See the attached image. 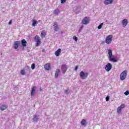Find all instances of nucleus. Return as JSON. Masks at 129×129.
I'll return each instance as SVG.
<instances>
[{
    "label": "nucleus",
    "mask_w": 129,
    "mask_h": 129,
    "mask_svg": "<svg viewBox=\"0 0 129 129\" xmlns=\"http://www.w3.org/2000/svg\"><path fill=\"white\" fill-rule=\"evenodd\" d=\"M108 59L109 60V61H111V62H117V60L116 59V58H114V57H112V50H111V49H108Z\"/></svg>",
    "instance_id": "obj_1"
},
{
    "label": "nucleus",
    "mask_w": 129,
    "mask_h": 129,
    "mask_svg": "<svg viewBox=\"0 0 129 129\" xmlns=\"http://www.w3.org/2000/svg\"><path fill=\"white\" fill-rule=\"evenodd\" d=\"M89 75V74L87 72L84 73V72L81 71L80 73V77L81 79H82V80L86 79V78L88 77Z\"/></svg>",
    "instance_id": "obj_2"
},
{
    "label": "nucleus",
    "mask_w": 129,
    "mask_h": 129,
    "mask_svg": "<svg viewBox=\"0 0 129 129\" xmlns=\"http://www.w3.org/2000/svg\"><path fill=\"white\" fill-rule=\"evenodd\" d=\"M126 75H127V71L126 70L123 71L120 75V80H124L126 78Z\"/></svg>",
    "instance_id": "obj_3"
},
{
    "label": "nucleus",
    "mask_w": 129,
    "mask_h": 129,
    "mask_svg": "<svg viewBox=\"0 0 129 129\" xmlns=\"http://www.w3.org/2000/svg\"><path fill=\"white\" fill-rule=\"evenodd\" d=\"M34 40H35L36 43L35 44V46L36 47H38L40 46V44H41V38L40 37H39V35H36L34 37Z\"/></svg>",
    "instance_id": "obj_4"
},
{
    "label": "nucleus",
    "mask_w": 129,
    "mask_h": 129,
    "mask_svg": "<svg viewBox=\"0 0 129 129\" xmlns=\"http://www.w3.org/2000/svg\"><path fill=\"white\" fill-rule=\"evenodd\" d=\"M112 38H113V36L111 35H108L106 37L105 42L106 44H110L111 42H112Z\"/></svg>",
    "instance_id": "obj_5"
},
{
    "label": "nucleus",
    "mask_w": 129,
    "mask_h": 129,
    "mask_svg": "<svg viewBox=\"0 0 129 129\" xmlns=\"http://www.w3.org/2000/svg\"><path fill=\"white\" fill-rule=\"evenodd\" d=\"M61 69L63 74H65V73H66V71H67L68 69V66H67L66 64H62Z\"/></svg>",
    "instance_id": "obj_6"
},
{
    "label": "nucleus",
    "mask_w": 129,
    "mask_h": 129,
    "mask_svg": "<svg viewBox=\"0 0 129 129\" xmlns=\"http://www.w3.org/2000/svg\"><path fill=\"white\" fill-rule=\"evenodd\" d=\"M89 22H90L89 18L85 17L82 21V24L83 25H88V24H89Z\"/></svg>",
    "instance_id": "obj_7"
},
{
    "label": "nucleus",
    "mask_w": 129,
    "mask_h": 129,
    "mask_svg": "<svg viewBox=\"0 0 129 129\" xmlns=\"http://www.w3.org/2000/svg\"><path fill=\"white\" fill-rule=\"evenodd\" d=\"M112 69V64H111V63L109 62L107 63V64L105 67V69L106 71H107V72H109V71H110Z\"/></svg>",
    "instance_id": "obj_8"
},
{
    "label": "nucleus",
    "mask_w": 129,
    "mask_h": 129,
    "mask_svg": "<svg viewBox=\"0 0 129 129\" xmlns=\"http://www.w3.org/2000/svg\"><path fill=\"white\" fill-rule=\"evenodd\" d=\"M44 68L45 70H47V71H50V70H51V63H47L45 64L44 66Z\"/></svg>",
    "instance_id": "obj_9"
},
{
    "label": "nucleus",
    "mask_w": 129,
    "mask_h": 129,
    "mask_svg": "<svg viewBox=\"0 0 129 129\" xmlns=\"http://www.w3.org/2000/svg\"><path fill=\"white\" fill-rule=\"evenodd\" d=\"M125 107V105L124 104H121L120 106H119L117 109V112L118 113H120L121 112V110L122 108H124Z\"/></svg>",
    "instance_id": "obj_10"
},
{
    "label": "nucleus",
    "mask_w": 129,
    "mask_h": 129,
    "mask_svg": "<svg viewBox=\"0 0 129 129\" xmlns=\"http://www.w3.org/2000/svg\"><path fill=\"white\" fill-rule=\"evenodd\" d=\"M21 45V41H16L14 42V47L15 50H17L18 48H19V46Z\"/></svg>",
    "instance_id": "obj_11"
},
{
    "label": "nucleus",
    "mask_w": 129,
    "mask_h": 129,
    "mask_svg": "<svg viewBox=\"0 0 129 129\" xmlns=\"http://www.w3.org/2000/svg\"><path fill=\"white\" fill-rule=\"evenodd\" d=\"M53 27H54V30L55 32H58V31H59V27H58V24H57L56 22L53 23Z\"/></svg>",
    "instance_id": "obj_12"
},
{
    "label": "nucleus",
    "mask_w": 129,
    "mask_h": 129,
    "mask_svg": "<svg viewBox=\"0 0 129 129\" xmlns=\"http://www.w3.org/2000/svg\"><path fill=\"white\" fill-rule=\"evenodd\" d=\"M122 26L124 28L127 26V24H128V22H127V19H124L122 20Z\"/></svg>",
    "instance_id": "obj_13"
},
{
    "label": "nucleus",
    "mask_w": 129,
    "mask_h": 129,
    "mask_svg": "<svg viewBox=\"0 0 129 129\" xmlns=\"http://www.w3.org/2000/svg\"><path fill=\"white\" fill-rule=\"evenodd\" d=\"M61 74V71L59 69H57L55 73V78H58V76Z\"/></svg>",
    "instance_id": "obj_14"
},
{
    "label": "nucleus",
    "mask_w": 129,
    "mask_h": 129,
    "mask_svg": "<svg viewBox=\"0 0 129 129\" xmlns=\"http://www.w3.org/2000/svg\"><path fill=\"white\" fill-rule=\"evenodd\" d=\"M27 41L25 39H23L21 40V45L23 47H27Z\"/></svg>",
    "instance_id": "obj_15"
},
{
    "label": "nucleus",
    "mask_w": 129,
    "mask_h": 129,
    "mask_svg": "<svg viewBox=\"0 0 129 129\" xmlns=\"http://www.w3.org/2000/svg\"><path fill=\"white\" fill-rule=\"evenodd\" d=\"M8 108V105H2L0 107V109L2 110V111H4V110H6Z\"/></svg>",
    "instance_id": "obj_16"
},
{
    "label": "nucleus",
    "mask_w": 129,
    "mask_h": 129,
    "mask_svg": "<svg viewBox=\"0 0 129 129\" xmlns=\"http://www.w3.org/2000/svg\"><path fill=\"white\" fill-rule=\"evenodd\" d=\"M35 92H36V87H33L31 91V95L32 96L35 95Z\"/></svg>",
    "instance_id": "obj_17"
},
{
    "label": "nucleus",
    "mask_w": 129,
    "mask_h": 129,
    "mask_svg": "<svg viewBox=\"0 0 129 129\" xmlns=\"http://www.w3.org/2000/svg\"><path fill=\"white\" fill-rule=\"evenodd\" d=\"M112 2H113V0H105L104 4L106 5H110V4H112Z\"/></svg>",
    "instance_id": "obj_18"
},
{
    "label": "nucleus",
    "mask_w": 129,
    "mask_h": 129,
    "mask_svg": "<svg viewBox=\"0 0 129 129\" xmlns=\"http://www.w3.org/2000/svg\"><path fill=\"white\" fill-rule=\"evenodd\" d=\"M61 48L58 49L55 52V55L56 57H58L60 55V53H61Z\"/></svg>",
    "instance_id": "obj_19"
},
{
    "label": "nucleus",
    "mask_w": 129,
    "mask_h": 129,
    "mask_svg": "<svg viewBox=\"0 0 129 129\" xmlns=\"http://www.w3.org/2000/svg\"><path fill=\"white\" fill-rule=\"evenodd\" d=\"M37 24H38V21H37L35 19L32 20V27H36Z\"/></svg>",
    "instance_id": "obj_20"
},
{
    "label": "nucleus",
    "mask_w": 129,
    "mask_h": 129,
    "mask_svg": "<svg viewBox=\"0 0 129 129\" xmlns=\"http://www.w3.org/2000/svg\"><path fill=\"white\" fill-rule=\"evenodd\" d=\"M41 38H45L46 37V31L43 30L41 31Z\"/></svg>",
    "instance_id": "obj_21"
},
{
    "label": "nucleus",
    "mask_w": 129,
    "mask_h": 129,
    "mask_svg": "<svg viewBox=\"0 0 129 129\" xmlns=\"http://www.w3.org/2000/svg\"><path fill=\"white\" fill-rule=\"evenodd\" d=\"M59 13H60V10L58 9L54 10L53 11V14L56 15V16H58Z\"/></svg>",
    "instance_id": "obj_22"
},
{
    "label": "nucleus",
    "mask_w": 129,
    "mask_h": 129,
    "mask_svg": "<svg viewBox=\"0 0 129 129\" xmlns=\"http://www.w3.org/2000/svg\"><path fill=\"white\" fill-rule=\"evenodd\" d=\"M85 123H86V120L85 119H83L81 122V124L82 125H84V124H85Z\"/></svg>",
    "instance_id": "obj_23"
},
{
    "label": "nucleus",
    "mask_w": 129,
    "mask_h": 129,
    "mask_svg": "<svg viewBox=\"0 0 129 129\" xmlns=\"http://www.w3.org/2000/svg\"><path fill=\"white\" fill-rule=\"evenodd\" d=\"M38 119H39V118H38V116H37V115L34 116V117L33 118V120L34 121H37V120H38Z\"/></svg>",
    "instance_id": "obj_24"
},
{
    "label": "nucleus",
    "mask_w": 129,
    "mask_h": 129,
    "mask_svg": "<svg viewBox=\"0 0 129 129\" xmlns=\"http://www.w3.org/2000/svg\"><path fill=\"white\" fill-rule=\"evenodd\" d=\"M102 26H103V23H101L98 27V30H100L102 28Z\"/></svg>",
    "instance_id": "obj_25"
},
{
    "label": "nucleus",
    "mask_w": 129,
    "mask_h": 129,
    "mask_svg": "<svg viewBox=\"0 0 129 129\" xmlns=\"http://www.w3.org/2000/svg\"><path fill=\"white\" fill-rule=\"evenodd\" d=\"M73 39L75 40V41H76V42H77V41H78V38H77V37H76V36H74L73 37Z\"/></svg>",
    "instance_id": "obj_26"
},
{
    "label": "nucleus",
    "mask_w": 129,
    "mask_h": 129,
    "mask_svg": "<svg viewBox=\"0 0 129 129\" xmlns=\"http://www.w3.org/2000/svg\"><path fill=\"white\" fill-rule=\"evenodd\" d=\"M21 73L22 75H25V70H21Z\"/></svg>",
    "instance_id": "obj_27"
},
{
    "label": "nucleus",
    "mask_w": 129,
    "mask_h": 129,
    "mask_svg": "<svg viewBox=\"0 0 129 129\" xmlns=\"http://www.w3.org/2000/svg\"><path fill=\"white\" fill-rule=\"evenodd\" d=\"M67 0H60V3L61 4H65V3H66V1Z\"/></svg>",
    "instance_id": "obj_28"
},
{
    "label": "nucleus",
    "mask_w": 129,
    "mask_h": 129,
    "mask_svg": "<svg viewBox=\"0 0 129 129\" xmlns=\"http://www.w3.org/2000/svg\"><path fill=\"white\" fill-rule=\"evenodd\" d=\"M31 68H32V69H33V70L35 69V63H32V64H31Z\"/></svg>",
    "instance_id": "obj_29"
},
{
    "label": "nucleus",
    "mask_w": 129,
    "mask_h": 129,
    "mask_svg": "<svg viewBox=\"0 0 129 129\" xmlns=\"http://www.w3.org/2000/svg\"><path fill=\"white\" fill-rule=\"evenodd\" d=\"M124 94H125V95H128L129 91H126L124 93Z\"/></svg>",
    "instance_id": "obj_30"
},
{
    "label": "nucleus",
    "mask_w": 129,
    "mask_h": 129,
    "mask_svg": "<svg viewBox=\"0 0 129 129\" xmlns=\"http://www.w3.org/2000/svg\"><path fill=\"white\" fill-rule=\"evenodd\" d=\"M108 100H109V97L107 96L106 97V101H108Z\"/></svg>",
    "instance_id": "obj_31"
},
{
    "label": "nucleus",
    "mask_w": 129,
    "mask_h": 129,
    "mask_svg": "<svg viewBox=\"0 0 129 129\" xmlns=\"http://www.w3.org/2000/svg\"><path fill=\"white\" fill-rule=\"evenodd\" d=\"M13 23V21L12 20H10L9 21V22L8 23L9 25H12V23Z\"/></svg>",
    "instance_id": "obj_32"
},
{
    "label": "nucleus",
    "mask_w": 129,
    "mask_h": 129,
    "mask_svg": "<svg viewBox=\"0 0 129 129\" xmlns=\"http://www.w3.org/2000/svg\"><path fill=\"white\" fill-rule=\"evenodd\" d=\"M78 69V66H77L75 68V70L76 71V70H77Z\"/></svg>",
    "instance_id": "obj_33"
},
{
    "label": "nucleus",
    "mask_w": 129,
    "mask_h": 129,
    "mask_svg": "<svg viewBox=\"0 0 129 129\" xmlns=\"http://www.w3.org/2000/svg\"><path fill=\"white\" fill-rule=\"evenodd\" d=\"M69 90H66V94H68V91H69Z\"/></svg>",
    "instance_id": "obj_34"
},
{
    "label": "nucleus",
    "mask_w": 129,
    "mask_h": 129,
    "mask_svg": "<svg viewBox=\"0 0 129 129\" xmlns=\"http://www.w3.org/2000/svg\"><path fill=\"white\" fill-rule=\"evenodd\" d=\"M42 52H45V49H42Z\"/></svg>",
    "instance_id": "obj_35"
}]
</instances>
